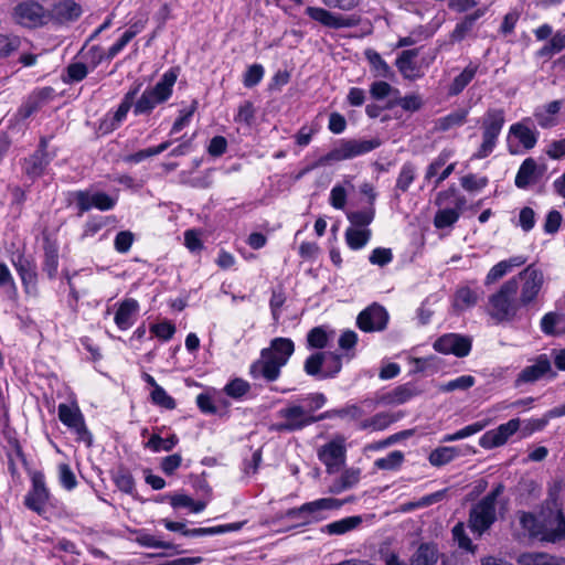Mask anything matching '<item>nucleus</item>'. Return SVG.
<instances>
[{
    "label": "nucleus",
    "instance_id": "nucleus-14",
    "mask_svg": "<svg viewBox=\"0 0 565 565\" xmlns=\"http://www.w3.org/2000/svg\"><path fill=\"white\" fill-rule=\"evenodd\" d=\"M31 488L24 497V505L41 515L45 511L51 499L50 489L46 487L45 475L41 470H34L30 473Z\"/></svg>",
    "mask_w": 565,
    "mask_h": 565
},
{
    "label": "nucleus",
    "instance_id": "nucleus-17",
    "mask_svg": "<svg viewBox=\"0 0 565 565\" xmlns=\"http://www.w3.org/2000/svg\"><path fill=\"white\" fill-rule=\"evenodd\" d=\"M433 348L438 353L454 354L457 358H466L471 352L472 340L468 335L446 333L436 339Z\"/></svg>",
    "mask_w": 565,
    "mask_h": 565
},
{
    "label": "nucleus",
    "instance_id": "nucleus-31",
    "mask_svg": "<svg viewBox=\"0 0 565 565\" xmlns=\"http://www.w3.org/2000/svg\"><path fill=\"white\" fill-rule=\"evenodd\" d=\"M401 413L379 412L360 420L358 429L362 431H383L402 418Z\"/></svg>",
    "mask_w": 565,
    "mask_h": 565
},
{
    "label": "nucleus",
    "instance_id": "nucleus-63",
    "mask_svg": "<svg viewBox=\"0 0 565 565\" xmlns=\"http://www.w3.org/2000/svg\"><path fill=\"white\" fill-rule=\"evenodd\" d=\"M512 269V263L508 260H501L490 268L488 271L484 285L490 286L504 277Z\"/></svg>",
    "mask_w": 565,
    "mask_h": 565
},
{
    "label": "nucleus",
    "instance_id": "nucleus-50",
    "mask_svg": "<svg viewBox=\"0 0 565 565\" xmlns=\"http://www.w3.org/2000/svg\"><path fill=\"white\" fill-rule=\"evenodd\" d=\"M329 335L322 326L315 327L307 333V348L322 350L328 345Z\"/></svg>",
    "mask_w": 565,
    "mask_h": 565
},
{
    "label": "nucleus",
    "instance_id": "nucleus-7",
    "mask_svg": "<svg viewBox=\"0 0 565 565\" xmlns=\"http://www.w3.org/2000/svg\"><path fill=\"white\" fill-rule=\"evenodd\" d=\"M505 124V110L503 108L489 107L481 118L482 141L472 159L481 160L489 157L495 149L499 136Z\"/></svg>",
    "mask_w": 565,
    "mask_h": 565
},
{
    "label": "nucleus",
    "instance_id": "nucleus-64",
    "mask_svg": "<svg viewBox=\"0 0 565 565\" xmlns=\"http://www.w3.org/2000/svg\"><path fill=\"white\" fill-rule=\"evenodd\" d=\"M88 74V68L85 63L75 62L71 63L66 67V77L64 82L67 84L78 83L83 81Z\"/></svg>",
    "mask_w": 565,
    "mask_h": 565
},
{
    "label": "nucleus",
    "instance_id": "nucleus-3",
    "mask_svg": "<svg viewBox=\"0 0 565 565\" xmlns=\"http://www.w3.org/2000/svg\"><path fill=\"white\" fill-rule=\"evenodd\" d=\"M295 352V343L290 338H274L268 348L260 350L259 359L252 362L248 374L253 380L264 379L271 383L279 379L281 369Z\"/></svg>",
    "mask_w": 565,
    "mask_h": 565
},
{
    "label": "nucleus",
    "instance_id": "nucleus-27",
    "mask_svg": "<svg viewBox=\"0 0 565 565\" xmlns=\"http://www.w3.org/2000/svg\"><path fill=\"white\" fill-rule=\"evenodd\" d=\"M43 260L42 270L50 280H54L57 276L60 264V246L55 238L50 235H43Z\"/></svg>",
    "mask_w": 565,
    "mask_h": 565
},
{
    "label": "nucleus",
    "instance_id": "nucleus-51",
    "mask_svg": "<svg viewBox=\"0 0 565 565\" xmlns=\"http://www.w3.org/2000/svg\"><path fill=\"white\" fill-rule=\"evenodd\" d=\"M137 542L141 546L148 547V548L173 550L174 553H177V554L183 552V551L178 550V545H175L171 542L159 540L158 537H156L154 535L149 534V533H142V534L138 535Z\"/></svg>",
    "mask_w": 565,
    "mask_h": 565
},
{
    "label": "nucleus",
    "instance_id": "nucleus-10",
    "mask_svg": "<svg viewBox=\"0 0 565 565\" xmlns=\"http://www.w3.org/2000/svg\"><path fill=\"white\" fill-rule=\"evenodd\" d=\"M57 415L60 422L75 435L77 443H83L87 448L93 446V434L86 425L85 417L77 402L58 404Z\"/></svg>",
    "mask_w": 565,
    "mask_h": 565
},
{
    "label": "nucleus",
    "instance_id": "nucleus-52",
    "mask_svg": "<svg viewBox=\"0 0 565 565\" xmlns=\"http://www.w3.org/2000/svg\"><path fill=\"white\" fill-rule=\"evenodd\" d=\"M486 426H487V422H484V420L472 423L452 434L445 435L443 437V441H445V443L456 441V440H460V439L470 437V436L483 430L486 428Z\"/></svg>",
    "mask_w": 565,
    "mask_h": 565
},
{
    "label": "nucleus",
    "instance_id": "nucleus-44",
    "mask_svg": "<svg viewBox=\"0 0 565 565\" xmlns=\"http://www.w3.org/2000/svg\"><path fill=\"white\" fill-rule=\"evenodd\" d=\"M327 358V352L318 351L310 354L303 363V371L307 375L317 377L318 380H323L322 374L324 369V361Z\"/></svg>",
    "mask_w": 565,
    "mask_h": 565
},
{
    "label": "nucleus",
    "instance_id": "nucleus-23",
    "mask_svg": "<svg viewBox=\"0 0 565 565\" xmlns=\"http://www.w3.org/2000/svg\"><path fill=\"white\" fill-rule=\"evenodd\" d=\"M319 460L326 466L327 472L332 473L344 465L347 449L342 440H331L318 451Z\"/></svg>",
    "mask_w": 565,
    "mask_h": 565
},
{
    "label": "nucleus",
    "instance_id": "nucleus-28",
    "mask_svg": "<svg viewBox=\"0 0 565 565\" xmlns=\"http://www.w3.org/2000/svg\"><path fill=\"white\" fill-rule=\"evenodd\" d=\"M369 404L370 406H375L376 403L372 399H364L361 404L356 403H347L343 407L328 409L322 413V420L340 418L348 419L350 422L356 423L359 425L360 420H363L364 409L362 405Z\"/></svg>",
    "mask_w": 565,
    "mask_h": 565
},
{
    "label": "nucleus",
    "instance_id": "nucleus-34",
    "mask_svg": "<svg viewBox=\"0 0 565 565\" xmlns=\"http://www.w3.org/2000/svg\"><path fill=\"white\" fill-rule=\"evenodd\" d=\"M110 479L120 492L135 497L136 481L128 467L122 463L118 465L110 471Z\"/></svg>",
    "mask_w": 565,
    "mask_h": 565
},
{
    "label": "nucleus",
    "instance_id": "nucleus-9",
    "mask_svg": "<svg viewBox=\"0 0 565 565\" xmlns=\"http://www.w3.org/2000/svg\"><path fill=\"white\" fill-rule=\"evenodd\" d=\"M532 124L531 117H524L510 126L507 136V150L510 154H522L537 145L540 132L531 127Z\"/></svg>",
    "mask_w": 565,
    "mask_h": 565
},
{
    "label": "nucleus",
    "instance_id": "nucleus-46",
    "mask_svg": "<svg viewBox=\"0 0 565 565\" xmlns=\"http://www.w3.org/2000/svg\"><path fill=\"white\" fill-rule=\"evenodd\" d=\"M516 565H559L554 557L546 553L526 552L516 558Z\"/></svg>",
    "mask_w": 565,
    "mask_h": 565
},
{
    "label": "nucleus",
    "instance_id": "nucleus-39",
    "mask_svg": "<svg viewBox=\"0 0 565 565\" xmlns=\"http://www.w3.org/2000/svg\"><path fill=\"white\" fill-rule=\"evenodd\" d=\"M364 56L371 67L372 73L376 77L391 78L394 73L391 66L385 62L379 52L373 49H367Z\"/></svg>",
    "mask_w": 565,
    "mask_h": 565
},
{
    "label": "nucleus",
    "instance_id": "nucleus-21",
    "mask_svg": "<svg viewBox=\"0 0 565 565\" xmlns=\"http://www.w3.org/2000/svg\"><path fill=\"white\" fill-rule=\"evenodd\" d=\"M55 96V89L51 86L38 87L33 89L18 108L19 117L23 120L30 118L49 102L53 100Z\"/></svg>",
    "mask_w": 565,
    "mask_h": 565
},
{
    "label": "nucleus",
    "instance_id": "nucleus-1",
    "mask_svg": "<svg viewBox=\"0 0 565 565\" xmlns=\"http://www.w3.org/2000/svg\"><path fill=\"white\" fill-rule=\"evenodd\" d=\"M180 71V66L170 67L153 86H147L137 99L143 83L135 81L125 93L117 109L114 113L108 111L100 119L99 129L103 134H109L119 128L131 108L136 117L150 116L159 105L167 103L172 97Z\"/></svg>",
    "mask_w": 565,
    "mask_h": 565
},
{
    "label": "nucleus",
    "instance_id": "nucleus-57",
    "mask_svg": "<svg viewBox=\"0 0 565 565\" xmlns=\"http://www.w3.org/2000/svg\"><path fill=\"white\" fill-rule=\"evenodd\" d=\"M458 191L455 185L449 186L445 191H440L436 198V204L441 205L446 203L450 198H455V207L452 210H458V215L460 216L463 211L467 200L463 195H457Z\"/></svg>",
    "mask_w": 565,
    "mask_h": 565
},
{
    "label": "nucleus",
    "instance_id": "nucleus-13",
    "mask_svg": "<svg viewBox=\"0 0 565 565\" xmlns=\"http://www.w3.org/2000/svg\"><path fill=\"white\" fill-rule=\"evenodd\" d=\"M519 276L522 279V285L519 286L520 297L518 299L522 307H529L536 301L543 288L544 275L541 269L531 264Z\"/></svg>",
    "mask_w": 565,
    "mask_h": 565
},
{
    "label": "nucleus",
    "instance_id": "nucleus-29",
    "mask_svg": "<svg viewBox=\"0 0 565 565\" xmlns=\"http://www.w3.org/2000/svg\"><path fill=\"white\" fill-rule=\"evenodd\" d=\"M563 107L562 99L552 100L543 106H539L533 111V118L542 129H552L559 124L558 115Z\"/></svg>",
    "mask_w": 565,
    "mask_h": 565
},
{
    "label": "nucleus",
    "instance_id": "nucleus-42",
    "mask_svg": "<svg viewBox=\"0 0 565 565\" xmlns=\"http://www.w3.org/2000/svg\"><path fill=\"white\" fill-rule=\"evenodd\" d=\"M371 230L348 227L344 233L347 245L352 250L362 249L371 238Z\"/></svg>",
    "mask_w": 565,
    "mask_h": 565
},
{
    "label": "nucleus",
    "instance_id": "nucleus-12",
    "mask_svg": "<svg viewBox=\"0 0 565 565\" xmlns=\"http://www.w3.org/2000/svg\"><path fill=\"white\" fill-rule=\"evenodd\" d=\"M67 203L68 205L74 203L77 209V215L82 216L93 207L102 212L113 210L117 204V198H113L103 191L90 193L89 190H75L68 192Z\"/></svg>",
    "mask_w": 565,
    "mask_h": 565
},
{
    "label": "nucleus",
    "instance_id": "nucleus-53",
    "mask_svg": "<svg viewBox=\"0 0 565 565\" xmlns=\"http://www.w3.org/2000/svg\"><path fill=\"white\" fill-rule=\"evenodd\" d=\"M150 399L153 405L168 411L177 407L175 399L160 385H156V390L151 391Z\"/></svg>",
    "mask_w": 565,
    "mask_h": 565
},
{
    "label": "nucleus",
    "instance_id": "nucleus-40",
    "mask_svg": "<svg viewBox=\"0 0 565 565\" xmlns=\"http://www.w3.org/2000/svg\"><path fill=\"white\" fill-rule=\"evenodd\" d=\"M362 523L361 515H352L347 516L341 520L331 522L324 525L321 531L329 535H342L354 529H356Z\"/></svg>",
    "mask_w": 565,
    "mask_h": 565
},
{
    "label": "nucleus",
    "instance_id": "nucleus-16",
    "mask_svg": "<svg viewBox=\"0 0 565 565\" xmlns=\"http://www.w3.org/2000/svg\"><path fill=\"white\" fill-rule=\"evenodd\" d=\"M305 14L308 15L311 20L319 22L321 25L330 29H342V28H354L360 24V17L352 15H341L334 14L333 12L320 8V7H307L305 9Z\"/></svg>",
    "mask_w": 565,
    "mask_h": 565
},
{
    "label": "nucleus",
    "instance_id": "nucleus-41",
    "mask_svg": "<svg viewBox=\"0 0 565 565\" xmlns=\"http://www.w3.org/2000/svg\"><path fill=\"white\" fill-rule=\"evenodd\" d=\"M461 455L462 452L458 447L441 446L429 454L428 461L434 467H443Z\"/></svg>",
    "mask_w": 565,
    "mask_h": 565
},
{
    "label": "nucleus",
    "instance_id": "nucleus-62",
    "mask_svg": "<svg viewBox=\"0 0 565 565\" xmlns=\"http://www.w3.org/2000/svg\"><path fill=\"white\" fill-rule=\"evenodd\" d=\"M265 74L264 66L262 64L255 63L247 67L246 72L243 75V85L246 88H253L258 85Z\"/></svg>",
    "mask_w": 565,
    "mask_h": 565
},
{
    "label": "nucleus",
    "instance_id": "nucleus-36",
    "mask_svg": "<svg viewBox=\"0 0 565 565\" xmlns=\"http://www.w3.org/2000/svg\"><path fill=\"white\" fill-rule=\"evenodd\" d=\"M479 65L470 62L462 72L457 75L448 86V96L455 97L463 92L478 73Z\"/></svg>",
    "mask_w": 565,
    "mask_h": 565
},
{
    "label": "nucleus",
    "instance_id": "nucleus-22",
    "mask_svg": "<svg viewBox=\"0 0 565 565\" xmlns=\"http://www.w3.org/2000/svg\"><path fill=\"white\" fill-rule=\"evenodd\" d=\"M520 428V419L512 418L507 423L499 425L494 429L486 431L479 438V445L483 449H493L503 446L511 436H513Z\"/></svg>",
    "mask_w": 565,
    "mask_h": 565
},
{
    "label": "nucleus",
    "instance_id": "nucleus-6",
    "mask_svg": "<svg viewBox=\"0 0 565 565\" xmlns=\"http://www.w3.org/2000/svg\"><path fill=\"white\" fill-rule=\"evenodd\" d=\"M504 492V484H495L469 511L468 525L473 533L482 535L497 521V500Z\"/></svg>",
    "mask_w": 565,
    "mask_h": 565
},
{
    "label": "nucleus",
    "instance_id": "nucleus-18",
    "mask_svg": "<svg viewBox=\"0 0 565 565\" xmlns=\"http://www.w3.org/2000/svg\"><path fill=\"white\" fill-rule=\"evenodd\" d=\"M11 262L21 279L24 292L28 295H36L39 274L34 258L31 256L26 257L24 253H18L12 257Z\"/></svg>",
    "mask_w": 565,
    "mask_h": 565
},
{
    "label": "nucleus",
    "instance_id": "nucleus-24",
    "mask_svg": "<svg viewBox=\"0 0 565 565\" xmlns=\"http://www.w3.org/2000/svg\"><path fill=\"white\" fill-rule=\"evenodd\" d=\"M545 172V166H539L536 160L527 157L522 161L514 178V184L518 189L525 190L530 185L537 183Z\"/></svg>",
    "mask_w": 565,
    "mask_h": 565
},
{
    "label": "nucleus",
    "instance_id": "nucleus-38",
    "mask_svg": "<svg viewBox=\"0 0 565 565\" xmlns=\"http://www.w3.org/2000/svg\"><path fill=\"white\" fill-rule=\"evenodd\" d=\"M478 300L479 294L477 290H473L468 286L459 287L454 294L452 307L456 311L461 312L475 307Z\"/></svg>",
    "mask_w": 565,
    "mask_h": 565
},
{
    "label": "nucleus",
    "instance_id": "nucleus-47",
    "mask_svg": "<svg viewBox=\"0 0 565 565\" xmlns=\"http://www.w3.org/2000/svg\"><path fill=\"white\" fill-rule=\"evenodd\" d=\"M396 105L401 106L406 111L415 113L423 107L424 102L418 94H408L397 98L396 100L387 102L385 108L392 109Z\"/></svg>",
    "mask_w": 565,
    "mask_h": 565
},
{
    "label": "nucleus",
    "instance_id": "nucleus-37",
    "mask_svg": "<svg viewBox=\"0 0 565 565\" xmlns=\"http://www.w3.org/2000/svg\"><path fill=\"white\" fill-rule=\"evenodd\" d=\"M541 330L546 335L565 334V316L550 311L541 319Z\"/></svg>",
    "mask_w": 565,
    "mask_h": 565
},
{
    "label": "nucleus",
    "instance_id": "nucleus-11",
    "mask_svg": "<svg viewBox=\"0 0 565 565\" xmlns=\"http://www.w3.org/2000/svg\"><path fill=\"white\" fill-rule=\"evenodd\" d=\"M277 415L278 417L284 418L285 422L273 424L269 427L270 431H299L317 422L322 420V413L319 415H312L301 405L297 404L287 405L286 407L279 409Z\"/></svg>",
    "mask_w": 565,
    "mask_h": 565
},
{
    "label": "nucleus",
    "instance_id": "nucleus-32",
    "mask_svg": "<svg viewBox=\"0 0 565 565\" xmlns=\"http://www.w3.org/2000/svg\"><path fill=\"white\" fill-rule=\"evenodd\" d=\"M552 371L551 361L546 354H541L532 365L525 366L518 375V383H534Z\"/></svg>",
    "mask_w": 565,
    "mask_h": 565
},
{
    "label": "nucleus",
    "instance_id": "nucleus-43",
    "mask_svg": "<svg viewBox=\"0 0 565 565\" xmlns=\"http://www.w3.org/2000/svg\"><path fill=\"white\" fill-rule=\"evenodd\" d=\"M178 444L179 437L174 433L166 438L161 437L159 434H152L145 444V448H148L153 452L171 451Z\"/></svg>",
    "mask_w": 565,
    "mask_h": 565
},
{
    "label": "nucleus",
    "instance_id": "nucleus-2",
    "mask_svg": "<svg viewBox=\"0 0 565 565\" xmlns=\"http://www.w3.org/2000/svg\"><path fill=\"white\" fill-rule=\"evenodd\" d=\"M519 522L531 539L552 544L565 541V514L553 493L543 502L539 516L523 511Z\"/></svg>",
    "mask_w": 565,
    "mask_h": 565
},
{
    "label": "nucleus",
    "instance_id": "nucleus-30",
    "mask_svg": "<svg viewBox=\"0 0 565 565\" xmlns=\"http://www.w3.org/2000/svg\"><path fill=\"white\" fill-rule=\"evenodd\" d=\"M424 390L416 382H407L396 386L391 392L382 396L381 402L384 404L401 405L412 398L423 394Z\"/></svg>",
    "mask_w": 565,
    "mask_h": 565
},
{
    "label": "nucleus",
    "instance_id": "nucleus-60",
    "mask_svg": "<svg viewBox=\"0 0 565 565\" xmlns=\"http://www.w3.org/2000/svg\"><path fill=\"white\" fill-rule=\"evenodd\" d=\"M452 537L457 542L459 548L465 550L470 553H475L477 546L472 543L470 537L467 535L465 525L461 522H458L451 530Z\"/></svg>",
    "mask_w": 565,
    "mask_h": 565
},
{
    "label": "nucleus",
    "instance_id": "nucleus-20",
    "mask_svg": "<svg viewBox=\"0 0 565 565\" xmlns=\"http://www.w3.org/2000/svg\"><path fill=\"white\" fill-rule=\"evenodd\" d=\"M388 323L386 309L376 302L363 309L356 318V327L363 332L383 331Z\"/></svg>",
    "mask_w": 565,
    "mask_h": 565
},
{
    "label": "nucleus",
    "instance_id": "nucleus-8",
    "mask_svg": "<svg viewBox=\"0 0 565 565\" xmlns=\"http://www.w3.org/2000/svg\"><path fill=\"white\" fill-rule=\"evenodd\" d=\"M342 507V502L335 498H320L306 502L300 507H294L285 512L288 520H297L295 526H307L326 520L328 516L323 513L326 510H337Z\"/></svg>",
    "mask_w": 565,
    "mask_h": 565
},
{
    "label": "nucleus",
    "instance_id": "nucleus-25",
    "mask_svg": "<svg viewBox=\"0 0 565 565\" xmlns=\"http://www.w3.org/2000/svg\"><path fill=\"white\" fill-rule=\"evenodd\" d=\"M114 322L121 331L130 329L137 320L140 311V305L135 298H125L116 303Z\"/></svg>",
    "mask_w": 565,
    "mask_h": 565
},
{
    "label": "nucleus",
    "instance_id": "nucleus-15",
    "mask_svg": "<svg viewBox=\"0 0 565 565\" xmlns=\"http://www.w3.org/2000/svg\"><path fill=\"white\" fill-rule=\"evenodd\" d=\"M12 18L19 25L35 29L45 23L46 12L44 7L35 0H25L15 4Z\"/></svg>",
    "mask_w": 565,
    "mask_h": 565
},
{
    "label": "nucleus",
    "instance_id": "nucleus-35",
    "mask_svg": "<svg viewBox=\"0 0 565 565\" xmlns=\"http://www.w3.org/2000/svg\"><path fill=\"white\" fill-rule=\"evenodd\" d=\"M470 109L468 107H459L446 116L439 117L435 121V129L440 132L463 126L468 121Z\"/></svg>",
    "mask_w": 565,
    "mask_h": 565
},
{
    "label": "nucleus",
    "instance_id": "nucleus-59",
    "mask_svg": "<svg viewBox=\"0 0 565 565\" xmlns=\"http://www.w3.org/2000/svg\"><path fill=\"white\" fill-rule=\"evenodd\" d=\"M324 364L322 379H334L342 369V355L335 352H327Z\"/></svg>",
    "mask_w": 565,
    "mask_h": 565
},
{
    "label": "nucleus",
    "instance_id": "nucleus-55",
    "mask_svg": "<svg viewBox=\"0 0 565 565\" xmlns=\"http://www.w3.org/2000/svg\"><path fill=\"white\" fill-rule=\"evenodd\" d=\"M58 482L66 491H72L77 487V479L71 466L62 462L57 466Z\"/></svg>",
    "mask_w": 565,
    "mask_h": 565
},
{
    "label": "nucleus",
    "instance_id": "nucleus-49",
    "mask_svg": "<svg viewBox=\"0 0 565 565\" xmlns=\"http://www.w3.org/2000/svg\"><path fill=\"white\" fill-rule=\"evenodd\" d=\"M405 459L404 454L401 450H394L386 457L377 458L374 462L375 467L381 470L395 471L401 468Z\"/></svg>",
    "mask_w": 565,
    "mask_h": 565
},
{
    "label": "nucleus",
    "instance_id": "nucleus-58",
    "mask_svg": "<svg viewBox=\"0 0 565 565\" xmlns=\"http://www.w3.org/2000/svg\"><path fill=\"white\" fill-rule=\"evenodd\" d=\"M107 225L106 217L102 215H90L83 225L82 239L95 236Z\"/></svg>",
    "mask_w": 565,
    "mask_h": 565
},
{
    "label": "nucleus",
    "instance_id": "nucleus-19",
    "mask_svg": "<svg viewBox=\"0 0 565 565\" xmlns=\"http://www.w3.org/2000/svg\"><path fill=\"white\" fill-rule=\"evenodd\" d=\"M439 559L438 546L434 542L420 543L409 557V565H436ZM385 565H406L392 552L385 557Z\"/></svg>",
    "mask_w": 565,
    "mask_h": 565
},
{
    "label": "nucleus",
    "instance_id": "nucleus-48",
    "mask_svg": "<svg viewBox=\"0 0 565 565\" xmlns=\"http://www.w3.org/2000/svg\"><path fill=\"white\" fill-rule=\"evenodd\" d=\"M250 391V384L242 377L230 380L223 392L231 398L242 399Z\"/></svg>",
    "mask_w": 565,
    "mask_h": 565
},
{
    "label": "nucleus",
    "instance_id": "nucleus-26",
    "mask_svg": "<svg viewBox=\"0 0 565 565\" xmlns=\"http://www.w3.org/2000/svg\"><path fill=\"white\" fill-rule=\"evenodd\" d=\"M51 161L52 157H43L32 152L20 160L22 174L33 184L46 174Z\"/></svg>",
    "mask_w": 565,
    "mask_h": 565
},
{
    "label": "nucleus",
    "instance_id": "nucleus-4",
    "mask_svg": "<svg viewBox=\"0 0 565 565\" xmlns=\"http://www.w3.org/2000/svg\"><path fill=\"white\" fill-rule=\"evenodd\" d=\"M519 281L515 277L505 280L488 298L487 313L497 323H511L520 318L523 308L518 299Z\"/></svg>",
    "mask_w": 565,
    "mask_h": 565
},
{
    "label": "nucleus",
    "instance_id": "nucleus-54",
    "mask_svg": "<svg viewBox=\"0 0 565 565\" xmlns=\"http://www.w3.org/2000/svg\"><path fill=\"white\" fill-rule=\"evenodd\" d=\"M458 210L441 209L434 216V225L438 230H444L456 224L459 220Z\"/></svg>",
    "mask_w": 565,
    "mask_h": 565
},
{
    "label": "nucleus",
    "instance_id": "nucleus-33",
    "mask_svg": "<svg viewBox=\"0 0 565 565\" xmlns=\"http://www.w3.org/2000/svg\"><path fill=\"white\" fill-rule=\"evenodd\" d=\"M418 54L419 49L404 50L398 54L395 66L405 79L413 81L420 76L419 67L415 62Z\"/></svg>",
    "mask_w": 565,
    "mask_h": 565
},
{
    "label": "nucleus",
    "instance_id": "nucleus-56",
    "mask_svg": "<svg viewBox=\"0 0 565 565\" xmlns=\"http://www.w3.org/2000/svg\"><path fill=\"white\" fill-rule=\"evenodd\" d=\"M375 209L370 206L366 210L353 211L347 214L349 222L356 227H367L374 220Z\"/></svg>",
    "mask_w": 565,
    "mask_h": 565
},
{
    "label": "nucleus",
    "instance_id": "nucleus-5",
    "mask_svg": "<svg viewBox=\"0 0 565 565\" xmlns=\"http://www.w3.org/2000/svg\"><path fill=\"white\" fill-rule=\"evenodd\" d=\"M381 145L382 141L377 137L372 139H339L337 145L330 151L320 156L310 166L302 169L298 178L317 168L331 166L334 162L351 160L353 158L364 156L377 149Z\"/></svg>",
    "mask_w": 565,
    "mask_h": 565
},
{
    "label": "nucleus",
    "instance_id": "nucleus-61",
    "mask_svg": "<svg viewBox=\"0 0 565 565\" xmlns=\"http://www.w3.org/2000/svg\"><path fill=\"white\" fill-rule=\"evenodd\" d=\"M175 331V324L170 320H163L150 326V332L164 342L171 340Z\"/></svg>",
    "mask_w": 565,
    "mask_h": 565
},
{
    "label": "nucleus",
    "instance_id": "nucleus-45",
    "mask_svg": "<svg viewBox=\"0 0 565 565\" xmlns=\"http://www.w3.org/2000/svg\"><path fill=\"white\" fill-rule=\"evenodd\" d=\"M415 178V164L411 161L404 162L396 179L395 190L402 193L407 192Z\"/></svg>",
    "mask_w": 565,
    "mask_h": 565
}]
</instances>
